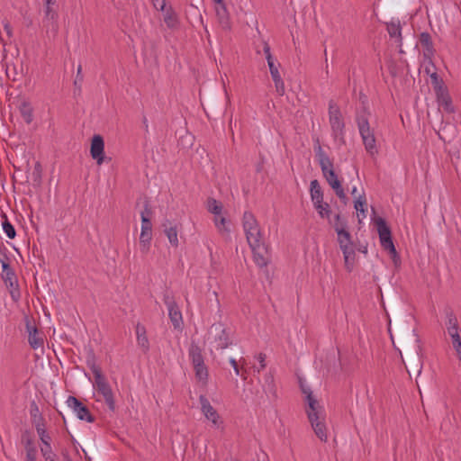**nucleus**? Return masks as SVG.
Masks as SVG:
<instances>
[{"label": "nucleus", "instance_id": "09e8293b", "mask_svg": "<svg viewBox=\"0 0 461 461\" xmlns=\"http://www.w3.org/2000/svg\"><path fill=\"white\" fill-rule=\"evenodd\" d=\"M38 449H27L25 450V459L24 461H37Z\"/></svg>", "mask_w": 461, "mask_h": 461}, {"label": "nucleus", "instance_id": "ddd939ff", "mask_svg": "<svg viewBox=\"0 0 461 461\" xmlns=\"http://www.w3.org/2000/svg\"><path fill=\"white\" fill-rule=\"evenodd\" d=\"M199 402L201 404V411L206 419L210 420L214 427L220 428L223 421L209 400L204 395H200Z\"/></svg>", "mask_w": 461, "mask_h": 461}, {"label": "nucleus", "instance_id": "f3484780", "mask_svg": "<svg viewBox=\"0 0 461 461\" xmlns=\"http://www.w3.org/2000/svg\"><path fill=\"white\" fill-rule=\"evenodd\" d=\"M435 95L439 107H442L443 110L448 113L455 112V108L452 104V98L447 86L443 88L439 86L438 90L435 92Z\"/></svg>", "mask_w": 461, "mask_h": 461}, {"label": "nucleus", "instance_id": "3c124183", "mask_svg": "<svg viewBox=\"0 0 461 461\" xmlns=\"http://www.w3.org/2000/svg\"><path fill=\"white\" fill-rule=\"evenodd\" d=\"M154 8L158 11H164L167 7L166 0H151Z\"/></svg>", "mask_w": 461, "mask_h": 461}, {"label": "nucleus", "instance_id": "e2e57ef3", "mask_svg": "<svg viewBox=\"0 0 461 461\" xmlns=\"http://www.w3.org/2000/svg\"><path fill=\"white\" fill-rule=\"evenodd\" d=\"M358 251L363 253V254H366L367 253V246L365 245V246H360L358 249Z\"/></svg>", "mask_w": 461, "mask_h": 461}, {"label": "nucleus", "instance_id": "2f4dec72", "mask_svg": "<svg viewBox=\"0 0 461 461\" xmlns=\"http://www.w3.org/2000/svg\"><path fill=\"white\" fill-rule=\"evenodd\" d=\"M318 214L321 219H327L330 223H331L330 215H331V208L328 203L324 201L322 203H319L313 205Z\"/></svg>", "mask_w": 461, "mask_h": 461}, {"label": "nucleus", "instance_id": "473e14b6", "mask_svg": "<svg viewBox=\"0 0 461 461\" xmlns=\"http://www.w3.org/2000/svg\"><path fill=\"white\" fill-rule=\"evenodd\" d=\"M86 365L91 369L94 377H96V374H103L101 368L96 365V358L93 349L87 351Z\"/></svg>", "mask_w": 461, "mask_h": 461}, {"label": "nucleus", "instance_id": "f03ea898", "mask_svg": "<svg viewBox=\"0 0 461 461\" xmlns=\"http://www.w3.org/2000/svg\"><path fill=\"white\" fill-rule=\"evenodd\" d=\"M411 338L413 339L412 344L404 343L402 345L409 364L406 368L410 375L411 372L420 375L422 369L421 346L419 336L415 334L414 330H412Z\"/></svg>", "mask_w": 461, "mask_h": 461}, {"label": "nucleus", "instance_id": "a211bd4d", "mask_svg": "<svg viewBox=\"0 0 461 461\" xmlns=\"http://www.w3.org/2000/svg\"><path fill=\"white\" fill-rule=\"evenodd\" d=\"M26 330L28 332V342L33 349L43 347V339L39 335L38 329L32 325V322L28 317H25Z\"/></svg>", "mask_w": 461, "mask_h": 461}, {"label": "nucleus", "instance_id": "412c9836", "mask_svg": "<svg viewBox=\"0 0 461 461\" xmlns=\"http://www.w3.org/2000/svg\"><path fill=\"white\" fill-rule=\"evenodd\" d=\"M308 407L306 408V413L309 420H315L319 416H321L323 409L319 404L318 401L314 398L312 393H309L306 397Z\"/></svg>", "mask_w": 461, "mask_h": 461}, {"label": "nucleus", "instance_id": "9d476101", "mask_svg": "<svg viewBox=\"0 0 461 461\" xmlns=\"http://www.w3.org/2000/svg\"><path fill=\"white\" fill-rule=\"evenodd\" d=\"M163 302L167 307L168 316L172 325L176 330L181 329L183 325V317L174 296L169 293H165L163 295Z\"/></svg>", "mask_w": 461, "mask_h": 461}, {"label": "nucleus", "instance_id": "a18cd8bd", "mask_svg": "<svg viewBox=\"0 0 461 461\" xmlns=\"http://www.w3.org/2000/svg\"><path fill=\"white\" fill-rule=\"evenodd\" d=\"M311 198H312L313 205H315L319 203H322L323 202L322 190H319V191L314 190L312 193H311Z\"/></svg>", "mask_w": 461, "mask_h": 461}, {"label": "nucleus", "instance_id": "680f3d73", "mask_svg": "<svg viewBox=\"0 0 461 461\" xmlns=\"http://www.w3.org/2000/svg\"><path fill=\"white\" fill-rule=\"evenodd\" d=\"M142 123H143L145 131L148 132L149 131V124H148V119L146 116H143Z\"/></svg>", "mask_w": 461, "mask_h": 461}, {"label": "nucleus", "instance_id": "49530a36", "mask_svg": "<svg viewBox=\"0 0 461 461\" xmlns=\"http://www.w3.org/2000/svg\"><path fill=\"white\" fill-rule=\"evenodd\" d=\"M274 83H275L276 93L281 96L284 95L285 93V83H284L282 77H279V78L274 80Z\"/></svg>", "mask_w": 461, "mask_h": 461}, {"label": "nucleus", "instance_id": "9b49d317", "mask_svg": "<svg viewBox=\"0 0 461 461\" xmlns=\"http://www.w3.org/2000/svg\"><path fill=\"white\" fill-rule=\"evenodd\" d=\"M252 252L254 261L259 267H266L270 262V253L268 247L263 240L256 244L249 245Z\"/></svg>", "mask_w": 461, "mask_h": 461}, {"label": "nucleus", "instance_id": "e433bc0d", "mask_svg": "<svg viewBox=\"0 0 461 461\" xmlns=\"http://www.w3.org/2000/svg\"><path fill=\"white\" fill-rule=\"evenodd\" d=\"M41 452L45 461H57V455L52 451L50 445L42 446Z\"/></svg>", "mask_w": 461, "mask_h": 461}, {"label": "nucleus", "instance_id": "1a4fd4ad", "mask_svg": "<svg viewBox=\"0 0 461 461\" xmlns=\"http://www.w3.org/2000/svg\"><path fill=\"white\" fill-rule=\"evenodd\" d=\"M212 339L216 349H225L231 345V340L221 323H213L209 330V339Z\"/></svg>", "mask_w": 461, "mask_h": 461}, {"label": "nucleus", "instance_id": "a19ab883", "mask_svg": "<svg viewBox=\"0 0 461 461\" xmlns=\"http://www.w3.org/2000/svg\"><path fill=\"white\" fill-rule=\"evenodd\" d=\"M430 78H431V83L433 86L434 92L438 90L439 86L441 88L446 86L444 81L441 78H439L438 75L436 72H434L430 75Z\"/></svg>", "mask_w": 461, "mask_h": 461}, {"label": "nucleus", "instance_id": "7c9ffc66", "mask_svg": "<svg viewBox=\"0 0 461 461\" xmlns=\"http://www.w3.org/2000/svg\"><path fill=\"white\" fill-rule=\"evenodd\" d=\"M163 226L165 227V233L170 242V244L174 247L178 246V239H177V230L176 226H172L171 222L167 220Z\"/></svg>", "mask_w": 461, "mask_h": 461}, {"label": "nucleus", "instance_id": "4be33fe9", "mask_svg": "<svg viewBox=\"0 0 461 461\" xmlns=\"http://www.w3.org/2000/svg\"><path fill=\"white\" fill-rule=\"evenodd\" d=\"M216 16L218 18V22L221 24L223 30L230 29V14L227 10L226 5L224 2L221 4H216L215 7Z\"/></svg>", "mask_w": 461, "mask_h": 461}, {"label": "nucleus", "instance_id": "774afa93", "mask_svg": "<svg viewBox=\"0 0 461 461\" xmlns=\"http://www.w3.org/2000/svg\"><path fill=\"white\" fill-rule=\"evenodd\" d=\"M357 212H359L363 217H366V208H363V209H360V210H357Z\"/></svg>", "mask_w": 461, "mask_h": 461}, {"label": "nucleus", "instance_id": "a878e982", "mask_svg": "<svg viewBox=\"0 0 461 461\" xmlns=\"http://www.w3.org/2000/svg\"><path fill=\"white\" fill-rule=\"evenodd\" d=\"M135 330L138 345L142 348L144 353L148 352L149 349V342L146 334V328L140 323H137Z\"/></svg>", "mask_w": 461, "mask_h": 461}, {"label": "nucleus", "instance_id": "f8f14e48", "mask_svg": "<svg viewBox=\"0 0 461 461\" xmlns=\"http://www.w3.org/2000/svg\"><path fill=\"white\" fill-rule=\"evenodd\" d=\"M67 404L74 411L79 420H86L90 423L95 421V417L91 414L87 406L83 404V402L75 396H68Z\"/></svg>", "mask_w": 461, "mask_h": 461}, {"label": "nucleus", "instance_id": "de8ad7c7", "mask_svg": "<svg viewBox=\"0 0 461 461\" xmlns=\"http://www.w3.org/2000/svg\"><path fill=\"white\" fill-rule=\"evenodd\" d=\"M366 205V200L365 194L363 193L362 194H359L357 199L355 201L354 207L356 210H360V209L365 208Z\"/></svg>", "mask_w": 461, "mask_h": 461}, {"label": "nucleus", "instance_id": "393cba45", "mask_svg": "<svg viewBox=\"0 0 461 461\" xmlns=\"http://www.w3.org/2000/svg\"><path fill=\"white\" fill-rule=\"evenodd\" d=\"M309 421L311 422L312 428L314 430L315 435L320 438V440L326 442L328 439L327 428L324 422L321 420V416H319L315 420H309Z\"/></svg>", "mask_w": 461, "mask_h": 461}, {"label": "nucleus", "instance_id": "aec40b11", "mask_svg": "<svg viewBox=\"0 0 461 461\" xmlns=\"http://www.w3.org/2000/svg\"><path fill=\"white\" fill-rule=\"evenodd\" d=\"M386 29L391 38H396L398 46L400 47V52L402 53V36L400 21L398 19H392L386 23Z\"/></svg>", "mask_w": 461, "mask_h": 461}, {"label": "nucleus", "instance_id": "72a5a7b5", "mask_svg": "<svg viewBox=\"0 0 461 461\" xmlns=\"http://www.w3.org/2000/svg\"><path fill=\"white\" fill-rule=\"evenodd\" d=\"M1 217L3 219L2 227H3L5 233L10 240H14L16 236V230H15L14 225L8 220V217L5 212H2Z\"/></svg>", "mask_w": 461, "mask_h": 461}, {"label": "nucleus", "instance_id": "58836bf2", "mask_svg": "<svg viewBox=\"0 0 461 461\" xmlns=\"http://www.w3.org/2000/svg\"><path fill=\"white\" fill-rule=\"evenodd\" d=\"M42 167L40 162H36L32 172V180L39 185L41 182Z\"/></svg>", "mask_w": 461, "mask_h": 461}, {"label": "nucleus", "instance_id": "5701e85b", "mask_svg": "<svg viewBox=\"0 0 461 461\" xmlns=\"http://www.w3.org/2000/svg\"><path fill=\"white\" fill-rule=\"evenodd\" d=\"M420 43L423 48V56L425 59H431L435 54V49L431 36L429 32H421L420 35Z\"/></svg>", "mask_w": 461, "mask_h": 461}, {"label": "nucleus", "instance_id": "603ef678", "mask_svg": "<svg viewBox=\"0 0 461 461\" xmlns=\"http://www.w3.org/2000/svg\"><path fill=\"white\" fill-rule=\"evenodd\" d=\"M141 229L152 230L151 218H146L145 216H143V218H141Z\"/></svg>", "mask_w": 461, "mask_h": 461}, {"label": "nucleus", "instance_id": "5fc2aeb1", "mask_svg": "<svg viewBox=\"0 0 461 461\" xmlns=\"http://www.w3.org/2000/svg\"><path fill=\"white\" fill-rule=\"evenodd\" d=\"M266 354L264 353H259L258 356V360L260 364V367L258 369V372H260V370L264 369L266 367Z\"/></svg>", "mask_w": 461, "mask_h": 461}, {"label": "nucleus", "instance_id": "7ed1b4c3", "mask_svg": "<svg viewBox=\"0 0 461 461\" xmlns=\"http://www.w3.org/2000/svg\"><path fill=\"white\" fill-rule=\"evenodd\" d=\"M375 225L379 234L382 248L388 251L395 265H397L400 261V257L394 247L390 227L387 225L385 220L381 217H378L375 220Z\"/></svg>", "mask_w": 461, "mask_h": 461}, {"label": "nucleus", "instance_id": "2eb2a0df", "mask_svg": "<svg viewBox=\"0 0 461 461\" xmlns=\"http://www.w3.org/2000/svg\"><path fill=\"white\" fill-rule=\"evenodd\" d=\"M90 155L98 165L104 161V138L99 134H95L92 138Z\"/></svg>", "mask_w": 461, "mask_h": 461}, {"label": "nucleus", "instance_id": "c756f323", "mask_svg": "<svg viewBox=\"0 0 461 461\" xmlns=\"http://www.w3.org/2000/svg\"><path fill=\"white\" fill-rule=\"evenodd\" d=\"M21 443L24 447V450L36 448L35 436L32 430L25 429L21 434Z\"/></svg>", "mask_w": 461, "mask_h": 461}, {"label": "nucleus", "instance_id": "ea45409f", "mask_svg": "<svg viewBox=\"0 0 461 461\" xmlns=\"http://www.w3.org/2000/svg\"><path fill=\"white\" fill-rule=\"evenodd\" d=\"M2 276L7 286L13 287L14 285L17 282L16 276L13 269L3 273Z\"/></svg>", "mask_w": 461, "mask_h": 461}, {"label": "nucleus", "instance_id": "bb28decb", "mask_svg": "<svg viewBox=\"0 0 461 461\" xmlns=\"http://www.w3.org/2000/svg\"><path fill=\"white\" fill-rule=\"evenodd\" d=\"M264 52L266 54V59L267 60V65L269 67V71H270L272 79L274 81V80L281 77L279 71H278V67L280 66V64L279 63L277 65L275 64L272 54L270 52V47L267 43H265V45H264Z\"/></svg>", "mask_w": 461, "mask_h": 461}, {"label": "nucleus", "instance_id": "052dcab7", "mask_svg": "<svg viewBox=\"0 0 461 461\" xmlns=\"http://www.w3.org/2000/svg\"><path fill=\"white\" fill-rule=\"evenodd\" d=\"M447 333L449 334V336L451 337L452 334H457L458 333V327H448L447 328Z\"/></svg>", "mask_w": 461, "mask_h": 461}, {"label": "nucleus", "instance_id": "dca6fc26", "mask_svg": "<svg viewBox=\"0 0 461 461\" xmlns=\"http://www.w3.org/2000/svg\"><path fill=\"white\" fill-rule=\"evenodd\" d=\"M332 226L338 235V242H339V240H349L352 239L351 234L348 230V221L340 213H337L334 216Z\"/></svg>", "mask_w": 461, "mask_h": 461}, {"label": "nucleus", "instance_id": "0e129e2a", "mask_svg": "<svg viewBox=\"0 0 461 461\" xmlns=\"http://www.w3.org/2000/svg\"><path fill=\"white\" fill-rule=\"evenodd\" d=\"M262 167H263V161L257 165L256 171L260 172L262 170Z\"/></svg>", "mask_w": 461, "mask_h": 461}, {"label": "nucleus", "instance_id": "423d86ee", "mask_svg": "<svg viewBox=\"0 0 461 461\" xmlns=\"http://www.w3.org/2000/svg\"><path fill=\"white\" fill-rule=\"evenodd\" d=\"M242 225L249 245L256 244L263 240L258 222L252 212H244Z\"/></svg>", "mask_w": 461, "mask_h": 461}, {"label": "nucleus", "instance_id": "8fccbe9b", "mask_svg": "<svg viewBox=\"0 0 461 461\" xmlns=\"http://www.w3.org/2000/svg\"><path fill=\"white\" fill-rule=\"evenodd\" d=\"M214 223L220 231H222V230L229 231L225 226L226 219L224 217H220V218H218V216L215 217Z\"/></svg>", "mask_w": 461, "mask_h": 461}, {"label": "nucleus", "instance_id": "4468645a", "mask_svg": "<svg viewBox=\"0 0 461 461\" xmlns=\"http://www.w3.org/2000/svg\"><path fill=\"white\" fill-rule=\"evenodd\" d=\"M338 243L343 253L345 267L348 272H351L354 267L356 258L355 246L352 239L349 240H339Z\"/></svg>", "mask_w": 461, "mask_h": 461}, {"label": "nucleus", "instance_id": "6e6552de", "mask_svg": "<svg viewBox=\"0 0 461 461\" xmlns=\"http://www.w3.org/2000/svg\"><path fill=\"white\" fill-rule=\"evenodd\" d=\"M94 387L103 396L108 409L113 412L116 409L113 392L104 374H96Z\"/></svg>", "mask_w": 461, "mask_h": 461}, {"label": "nucleus", "instance_id": "69168bd1", "mask_svg": "<svg viewBox=\"0 0 461 461\" xmlns=\"http://www.w3.org/2000/svg\"><path fill=\"white\" fill-rule=\"evenodd\" d=\"M230 364L231 365V366L234 368L236 366H238V363L237 361L234 359V358H230Z\"/></svg>", "mask_w": 461, "mask_h": 461}, {"label": "nucleus", "instance_id": "bf43d9fd", "mask_svg": "<svg viewBox=\"0 0 461 461\" xmlns=\"http://www.w3.org/2000/svg\"><path fill=\"white\" fill-rule=\"evenodd\" d=\"M1 264H2L3 273H5L7 271L12 270V267H10L9 263L7 262V260H5V261L1 262Z\"/></svg>", "mask_w": 461, "mask_h": 461}, {"label": "nucleus", "instance_id": "79ce46f5", "mask_svg": "<svg viewBox=\"0 0 461 461\" xmlns=\"http://www.w3.org/2000/svg\"><path fill=\"white\" fill-rule=\"evenodd\" d=\"M41 441L42 442V446L50 445L51 438L46 431V426L42 427L41 429L36 430Z\"/></svg>", "mask_w": 461, "mask_h": 461}, {"label": "nucleus", "instance_id": "c03bdc74", "mask_svg": "<svg viewBox=\"0 0 461 461\" xmlns=\"http://www.w3.org/2000/svg\"><path fill=\"white\" fill-rule=\"evenodd\" d=\"M153 214L152 209L150 207V203L149 199H145L144 201V206L143 210L140 212V218H143L145 216L146 218H151Z\"/></svg>", "mask_w": 461, "mask_h": 461}, {"label": "nucleus", "instance_id": "338daca9", "mask_svg": "<svg viewBox=\"0 0 461 461\" xmlns=\"http://www.w3.org/2000/svg\"><path fill=\"white\" fill-rule=\"evenodd\" d=\"M5 260H8V258L5 254H1L0 253V263L5 261Z\"/></svg>", "mask_w": 461, "mask_h": 461}, {"label": "nucleus", "instance_id": "39448f33", "mask_svg": "<svg viewBox=\"0 0 461 461\" xmlns=\"http://www.w3.org/2000/svg\"><path fill=\"white\" fill-rule=\"evenodd\" d=\"M202 351L203 350L199 347V345L193 340L188 349V355L194 366L195 376L200 381H207L208 369L204 364V359Z\"/></svg>", "mask_w": 461, "mask_h": 461}, {"label": "nucleus", "instance_id": "0eeeda50", "mask_svg": "<svg viewBox=\"0 0 461 461\" xmlns=\"http://www.w3.org/2000/svg\"><path fill=\"white\" fill-rule=\"evenodd\" d=\"M356 121L366 151L373 154L376 149L375 137L370 129L368 118L365 114L357 115Z\"/></svg>", "mask_w": 461, "mask_h": 461}, {"label": "nucleus", "instance_id": "6e6d98bb", "mask_svg": "<svg viewBox=\"0 0 461 461\" xmlns=\"http://www.w3.org/2000/svg\"><path fill=\"white\" fill-rule=\"evenodd\" d=\"M314 190H316V191L322 190L321 186L317 179L311 181V184H310V193H312Z\"/></svg>", "mask_w": 461, "mask_h": 461}, {"label": "nucleus", "instance_id": "20e7f679", "mask_svg": "<svg viewBox=\"0 0 461 461\" xmlns=\"http://www.w3.org/2000/svg\"><path fill=\"white\" fill-rule=\"evenodd\" d=\"M329 122L334 139L345 143V122L340 109L334 100L329 102Z\"/></svg>", "mask_w": 461, "mask_h": 461}, {"label": "nucleus", "instance_id": "37998d69", "mask_svg": "<svg viewBox=\"0 0 461 461\" xmlns=\"http://www.w3.org/2000/svg\"><path fill=\"white\" fill-rule=\"evenodd\" d=\"M265 383L267 384V390L273 393L274 395H276V385H275V383H274V376L270 374L268 375H266L265 376Z\"/></svg>", "mask_w": 461, "mask_h": 461}, {"label": "nucleus", "instance_id": "6ab92c4d", "mask_svg": "<svg viewBox=\"0 0 461 461\" xmlns=\"http://www.w3.org/2000/svg\"><path fill=\"white\" fill-rule=\"evenodd\" d=\"M45 18L49 22L48 26L50 27L47 30V32H51L52 35L55 37L58 34L59 32V24L57 22L58 19V14L57 12L52 8V5L55 4H48L45 3Z\"/></svg>", "mask_w": 461, "mask_h": 461}, {"label": "nucleus", "instance_id": "c9c22d12", "mask_svg": "<svg viewBox=\"0 0 461 461\" xmlns=\"http://www.w3.org/2000/svg\"><path fill=\"white\" fill-rule=\"evenodd\" d=\"M222 204L221 202H218L214 198H208L207 200V210L215 215V217L221 214L222 212Z\"/></svg>", "mask_w": 461, "mask_h": 461}, {"label": "nucleus", "instance_id": "13d9d810", "mask_svg": "<svg viewBox=\"0 0 461 461\" xmlns=\"http://www.w3.org/2000/svg\"><path fill=\"white\" fill-rule=\"evenodd\" d=\"M81 72H82V67L81 65H79L77 67V78L74 82V84L77 86V82H82L83 81V76L81 75Z\"/></svg>", "mask_w": 461, "mask_h": 461}, {"label": "nucleus", "instance_id": "c85d7f7f", "mask_svg": "<svg viewBox=\"0 0 461 461\" xmlns=\"http://www.w3.org/2000/svg\"><path fill=\"white\" fill-rule=\"evenodd\" d=\"M151 240L152 230L141 229L140 235V249L143 254H146L149 251Z\"/></svg>", "mask_w": 461, "mask_h": 461}, {"label": "nucleus", "instance_id": "f257e3e1", "mask_svg": "<svg viewBox=\"0 0 461 461\" xmlns=\"http://www.w3.org/2000/svg\"><path fill=\"white\" fill-rule=\"evenodd\" d=\"M317 143L318 145L314 147V149L323 176L325 177L326 181L330 185V187L334 190L336 195L346 204L348 199L344 192L340 181L338 178L337 174L334 171L333 162L329 158V156L323 151L322 148L319 143V140H317Z\"/></svg>", "mask_w": 461, "mask_h": 461}, {"label": "nucleus", "instance_id": "f704fd0d", "mask_svg": "<svg viewBox=\"0 0 461 461\" xmlns=\"http://www.w3.org/2000/svg\"><path fill=\"white\" fill-rule=\"evenodd\" d=\"M20 113L26 123L30 124L32 122V108L27 102H23L20 105Z\"/></svg>", "mask_w": 461, "mask_h": 461}, {"label": "nucleus", "instance_id": "4c0bfd02", "mask_svg": "<svg viewBox=\"0 0 461 461\" xmlns=\"http://www.w3.org/2000/svg\"><path fill=\"white\" fill-rule=\"evenodd\" d=\"M446 316H447V322H446L447 328L451 327V326L458 327L457 318L451 309L446 310Z\"/></svg>", "mask_w": 461, "mask_h": 461}, {"label": "nucleus", "instance_id": "cd10ccee", "mask_svg": "<svg viewBox=\"0 0 461 461\" xmlns=\"http://www.w3.org/2000/svg\"><path fill=\"white\" fill-rule=\"evenodd\" d=\"M164 22L169 29H176L179 25L177 15L172 6L166 7L164 11Z\"/></svg>", "mask_w": 461, "mask_h": 461}, {"label": "nucleus", "instance_id": "b1692460", "mask_svg": "<svg viewBox=\"0 0 461 461\" xmlns=\"http://www.w3.org/2000/svg\"><path fill=\"white\" fill-rule=\"evenodd\" d=\"M30 414L32 419V423L35 427L36 430L41 429L42 427H45V420L40 412L39 407L37 403L33 401L30 405Z\"/></svg>", "mask_w": 461, "mask_h": 461}, {"label": "nucleus", "instance_id": "4d7b16f0", "mask_svg": "<svg viewBox=\"0 0 461 461\" xmlns=\"http://www.w3.org/2000/svg\"><path fill=\"white\" fill-rule=\"evenodd\" d=\"M3 25L5 31L6 32V34L8 35L9 38H11L13 36V31L10 23L7 20H5L3 22Z\"/></svg>", "mask_w": 461, "mask_h": 461}, {"label": "nucleus", "instance_id": "864d4df0", "mask_svg": "<svg viewBox=\"0 0 461 461\" xmlns=\"http://www.w3.org/2000/svg\"><path fill=\"white\" fill-rule=\"evenodd\" d=\"M299 384L303 393H304L306 397L308 396L309 393H312L311 388L308 385H306L302 379L299 380Z\"/></svg>", "mask_w": 461, "mask_h": 461}]
</instances>
